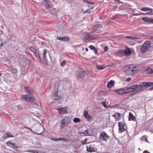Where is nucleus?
Masks as SVG:
<instances>
[{"label":"nucleus","mask_w":153,"mask_h":153,"mask_svg":"<svg viewBox=\"0 0 153 153\" xmlns=\"http://www.w3.org/2000/svg\"><path fill=\"white\" fill-rule=\"evenodd\" d=\"M88 115V111L86 110H84L83 113V115L84 117H85L86 116H87Z\"/></svg>","instance_id":"39"},{"label":"nucleus","mask_w":153,"mask_h":153,"mask_svg":"<svg viewBox=\"0 0 153 153\" xmlns=\"http://www.w3.org/2000/svg\"><path fill=\"white\" fill-rule=\"evenodd\" d=\"M131 120L134 122L136 121V120L134 116L131 112L129 113V120Z\"/></svg>","instance_id":"21"},{"label":"nucleus","mask_w":153,"mask_h":153,"mask_svg":"<svg viewBox=\"0 0 153 153\" xmlns=\"http://www.w3.org/2000/svg\"><path fill=\"white\" fill-rule=\"evenodd\" d=\"M11 72L12 73L15 74L17 73V71L16 69H11Z\"/></svg>","instance_id":"42"},{"label":"nucleus","mask_w":153,"mask_h":153,"mask_svg":"<svg viewBox=\"0 0 153 153\" xmlns=\"http://www.w3.org/2000/svg\"><path fill=\"white\" fill-rule=\"evenodd\" d=\"M153 90V86L151 88H150V90Z\"/></svg>","instance_id":"64"},{"label":"nucleus","mask_w":153,"mask_h":153,"mask_svg":"<svg viewBox=\"0 0 153 153\" xmlns=\"http://www.w3.org/2000/svg\"><path fill=\"white\" fill-rule=\"evenodd\" d=\"M96 68L99 70H102L104 68V67L100 65H96Z\"/></svg>","instance_id":"37"},{"label":"nucleus","mask_w":153,"mask_h":153,"mask_svg":"<svg viewBox=\"0 0 153 153\" xmlns=\"http://www.w3.org/2000/svg\"><path fill=\"white\" fill-rule=\"evenodd\" d=\"M47 51L46 49H44L43 53V59L44 60L46 59V55L47 54Z\"/></svg>","instance_id":"34"},{"label":"nucleus","mask_w":153,"mask_h":153,"mask_svg":"<svg viewBox=\"0 0 153 153\" xmlns=\"http://www.w3.org/2000/svg\"><path fill=\"white\" fill-rule=\"evenodd\" d=\"M146 71L148 74L153 73V70L150 68H148L146 69Z\"/></svg>","instance_id":"31"},{"label":"nucleus","mask_w":153,"mask_h":153,"mask_svg":"<svg viewBox=\"0 0 153 153\" xmlns=\"http://www.w3.org/2000/svg\"><path fill=\"white\" fill-rule=\"evenodd\" d=\"M43 1L46 3L45 5L47 8H52L53 6V5L48 0H43Z\"/></svg>","instance_id":"13"},{"label":"nucleus","mask_w":153,"mask_h":153,"mask_svg":"<svg viewBox=\"0 0 153 153\" xmlns=\"http://www.w3.org/2000/svg\"><path fill=\"white\" fill-rule=\"evenodd\" d=\"M3 138L4 139H6L8 138L7 134V133L6 134H4L3 136Z\"/></svg>","instance_id":"50"},{"label":"nucleus","mask_w":153,"mask_h":153,"mask_svg":"<svg viewBox=\"0 0 153 153\" xmlns=\"http://www.w3.org/2000/svg\"><path fill=\"white\" fill-rule=\"evenodd\" d=\"M139 85L137 84H135L130 87H126V88H128L129 89L128 91H132L130 92H135V93H137L141 91L142 89L138 88Z\"/></svg>","instance_id":"4"},{"label":"nucleus","mask_w":153,"mask_h":153,"mask_svg":"<svg viewBox=\"0 0 153 153\" xmlns=\"http://www.w3.org/2000/svg\"><path fill=\"white\" fill-rule=\"evenodd\" d=\"M58 39L59 40L67 41L69 40V38L66 36H64L62 37H58Z\"/></svg>","instance_id":"22"},{"label":"nucleus","mask_w":153,"mask_h":153,"mask_svg":"<svg viewBox=\"0 0 153 153\" xmlns=\"http://www.w3.org/2000/svg\"><path fill=\"white\" fill-rule=\"evenodd\" d=\"M141 139L142 140H147V142H148V143L149 142L147 140V137L146 136H143L141 138Z\"/></svg>","instance_id":"40"},{"label":"nucleus","mask_w":153,"mask_h":153,"mask_svg":"<svg viewBox=\"0 0 153 153\" xmlns=\"http://www.w3.org/2000/svg\"><path fill=\"white\" fill-rule=\"evenodd\" d=\"M2 37L4 38H6V36L5 35H3Z\"/></svg>","instance_id":"63"},{"label":"nucleus","mask_w":153,"mask_h":153,"mask_svg":"<svg viewBox=\"0 0 153 153\" xmlns=\"http://www.w3.org/2000/svg\"><path fill=\"white\" fill-rule=\"evenodd\" d=\"M7 136H8V137H13V135H12L10 133H7Z\"/></svg>","instance_id":"49"},{"label":"nucleus","mask_w":153,"mask_h":153,"mask_svg":"<svg viewBox=\"0 0 153 153\" xmlns=\"http://www.w3.org/2000/svg\"><path fill=\"white\" fill-rule=\"evenodd\" d=\"M117 54L119 56H124V50H120L117 53Z\"/></svg>","instance_id":"25"},{"label":"nucleus","mask_w":153,"mask_h":153,"mask_svg":"<svg viewBox=\"0 0 153 153\" xmlns=\"http://www.w3.org/2000/svg\"><path fill=\"white\" fill-rule=\"evenodd\" d=\"M145 87H149L153 85L152 82H144Z\"/></svg>","instance_id":"26"},{"label":"nucleus","mask_w":153,"mask_h":153,"mask_svg":"<svg viewBox=\"0 0 153 153\" xmlns=\"http://www.w3.org/2000/svg\"><path fill=\"white\" fill-rule=\"evenodd\" d=\"M138 70V69L136 67H133V66H131V73H132V72H136Z\"/></svg>","instance_id":"33"},{"label":"nucleus","mask_w":153,"mask_h":153,"mask_svg":"<svg viewBox=\"0 0 153 153\" xmlns=\"http://www.w3.org/2000/svg\"><path fill=\"white\" fill-rule=\"evenodd\" d=\"M16 107L19 110H21L23 108V107L20 105H17L16 106Z\"/></svg>","instance_id":"41"},{"label":"nucleus","mask_w":153,"mask_h":153,"mask_svg":"<svg viewBox=\"0 0 153 153\" xmlns=\"http://www.w3.org/2000/svg\"><path fill=\"white\" fill-rule=\"evenodd\" d=\"M83 1L86 3L89 4H94L93 2H89L88 0H83Z\"/></svg>","instance_id":"44"},{"label":"nucleus","mask_w":153,"mask_h":153,"mask_svg":"<svg viewBox=\"0 0 153 153\" xmlns=\"http://www.w3.org/2000/svg\"><path fill=\"white\" fill-rule=\"evenodd\" d=\"M89 48L91 49V50H93L95 48L92 45H91L89 47Z\"/></svg>","instance_id":"51"},{"label":"nucleus","mask_w":153,"mask_h":153,"mask_svg":"<svg viewBox=\"0 0 153 153\" xmlns=\"http://www.w3.org/2000/svg\"><path fill=\"white\" fill-rule=\"evenodd\" d=\"M151 13V11L150 12H148V13H146V15H147L148 14H149V15H150V14H151V13Z\"/></svg>","instance_id":"60"},{"label":"nucleus","mask_w":153,"mask_h":153,"mask_svg":"<svg viewBox=\"0 0 153 153\" xmlns=\"http://www.w3.org/2000/svg\"><path fill=\"white\" fill-rule=\"evenodd\" d=\"M131 66L130 65L128 66H126L125 67V69L126 70V72H128L130 73H131Z\"/></svg>","instance_id":"24"},{"label":"nucleus","mask_w":153,"mask_h":153,"mask_svg":"<svg viewBox=\"0 0 153 153\" xmlns=\"http://www.w3.org/2000/svg\"><path fill=\"white\" fill-rule=\"evenodd\" d=\"M151 43L149 41H146L142 46L141 48V52L143 53H145L151 47Z\"/></svg>","instance_id":"3"},{"label":"nucleus","mask_w":153,"mask_h":153,"mask_svg":"<svg viewBox=\"0 0 153 153\" xmlns=\"http://www.w3.org/2000/svg\"><path fill=\"white\" fill-rule=\"evenodd\" d=\"M129 88L126 87L123 88L114 90V91L119 95H123L126 94L130 93L132 91H128Z\"/></svg>","instance_id":"2"},{"label":"nucleus","mask_w":153,"mask_h":153,"mask_svg":"<svg viewBox=\"0 0 153 153\" xmlns=\"http://www.w3.org/2000/svg\"><path fill=\"white\" fill-rule=\"evenodd\" d=\"M119 126V132L121 133L126 131V129L124 128L123 123L122 122H119L118 123Z\"/></svg>","instance_id":"10"},{"label":"nucleus","mask_w":153,"mask_h":153,"mask_svg":"<svg viewBox=\"0 0 153 153\" xmlns=\"http://www.w3.org/2000/svg\"><path fill=\"white\" fill-rule=\"evenodd\" d=\"M94 52L96 53V54H97V49L96 48H95L94 49Z\"/></svg>","instance_id":"56"},{"label":"nucleus","mask_w":153,"mask_h":153,"mask_svg":"<svg viewBox=\"0 0 153 153\" xmlns=\"http://www.w3.org/2000/svg\"><path fill=\"white\" fill-rule=\"evenodd\" d=\"M85 72L84 71L81 70L78 75L77 77L78 78H82L85 76Z\"/></svg>","instance_id":"15"},{"label":"nucleus","mask_w":153,"mask_h":153,"mask_svg":"<svg viewBox=\"0 0 153 153\" xmlns=\"http://www.w3.org/2000/svg\"><path fill=\"white\" fill-rule=\"evenodd\" d=\"M51 97L53 100H60L62 98L61 96L58 94L57 91H55L52 93Z\"/></svg>","instance_id":"6"},{"label":"nucleus","mask_w":153,"mask_h":153,"mask_svg":"<svg viewBox=\"0 0 153 153\" xmlns=\"http://www.w3.org/2000/svg\"><path fill=\"white\" fill-rule=\"evenodd\" d=\"M109 136L105 131H102L100 134L99 139L100 140L107 142L109 140Z\"/></svg>","instance_id":"5"},{"label":"nucleus","mask_w":153,"mask_h":153,"mask_svg":"<svg viewBox=\"0 0 153 153\" xmlns=\"http://www.w3.org/2000/svg\"><path fill=\"white\" fill-rule=\"evenodd\" d=\"M126 38L127 39H138L139 38L137 36H126Z\"/></svg>","instance_id":"20"},{"label":"nucleus","mask_w":153,"mask_h":153,"mask_svg":"<svg viewBox=\"0 0 153 153\" xmlns=\"http://www.w3.org/2000/svg\"><path fill=\"white\" fill-rule=\"evenodd\" d=\"M38 128V129L37 130V132L39 133H41L43 131V126H40Z\"/></svg>","instance_id":"27"},{"label":"nucleus","mask_w":153,"mask_h":153,"mask_svg":"<svg viewBox=\"0 0 153 153\" xmlns=\"http://www.w3.org/2000/svg\"><path fill=\"white\" fill-rule=\"evenodd\" d=\"M71 120V119L68 117H65L64 119L62 121L61 128H63L66 124H68L70 122Z\"/></svg>","instance_id":"7"},{"label":"nucleus","mask_w":153,"mask_h":153,"mask_svg":"<svg viewBox=\"0 0 153 153\" xmlns=\"http://www.w3.org/2000/svg\"><path fill=\"white\" fill-rule=\"evenodd\" d=\"M113 116L114 117H116V119L118 120L120 118L121 114H119L118 113H116L115 114L113 115Z\"/></svg>","instance_id":"30"},{"label":"nucleus","mask_w":153,"mask_h":153,"mask_svg":"<svg viewBox=\"0 0 153 153\" xmlns=\"http://www.w3.org/2000/svg\"><path fill=\"white\" fill-rule=\"evenodd\" d=\"M102 25L100 24L99 25H97L93 26V29L94 31H95L97 29L100 28H102Z\"/></svg>","instance_id":"17"},{"label":"nucleus","mask_w":153,"mask_h":153,"mask_svg":"<svg viewBox=\"0 0 153 153\" xmlns=\"http://www.w3.org/2000/svg\"><path fill=\"white\" fill-rule=\"evenodd\" d=\"M63 138L60 137L59 138H58V140H63Z\"/></svg>","instance_id":"58"},{"label":"nucleus","mask_w":153,"mask_h":153,"mask_svg":"<svg viewBox=\"0 0 153 153\" xmlns=\"http://www.w3.org/2000/svg\"><path fill=\"white\" fill-rule=\"evenodd\" d=\"M86 140H87L86 139H85L83 140V141H81V142L82 143V145L86 144Z\"/></svg>","instance_id":"45"},{"label":"nucleus","mask_w":153,"mask_h":153,"mask_svg":"<svg viewBox=\"0 0 153 153\" xmlns=\"http://www.w3.org/2000/svg\"><path fill=\"white\" fill-rule=\"evenodd\" d=\"M73 121L74 123H77L80 122V120L79 118H75L73 119Z\"/></svg>","instance_id":"36"},{"label":"nucleus","mask_w":153,"mask_h":153,"mask_svg":"<svg viewBox=\"0 0 153 153\" xmlns=\"http://www.w3.org/2000/svg\"><path fill=\"white\" fill-rule=\"evenodd\" d=\"M21 98L26 102H29L33 103L34 105L38 106V103L37 102V101L36 99L33 97H29L27 95H21Z\"/></svg>","instance_id":"1"},{"label":"nucleus","mask_w":153,"mask_h":153,"mask_svg":"<svg viewBox=\"0 0 153 153\" xmlns=\"http://www.w3.org/2000/svg\"><path fill=\"white\" fill-rule=\"evenodd\" d=\"M27 152H32V153H35V150H31L30 149H29L27 151Z\"/></svg>","instance_id":"48"},{"label":"nucleus","mask_w":153,"mask_h":153,"mask_svg":"<svg viewBox=\"0 0 153 153\" xmlns=\"http://www.w3.org/2000/svg\"><path fill=\"white\" fill-rule=\"evenodd\" d=\"M85 118L87 119V120L89 122L92 120H93L92 117L89 114L85 117Z\"/></svg>","instance_id":"28"},{"label":"nucleus","mask_w":153,"mask_h":153,"mask_svg":"<svg viewBox=\"0 0 153 153\" xmlns=\"http://www.w3.org/2000/svg\"><path fill=\"white\" fill-rule=\"evenodd\" d=\"M63 140H62L64 142H67L68 140H66V138H63Z\"/></svg>","instance_id":"57"},{"label":"nucleus","mask_w":153,"mask_h":153,"mask_svg":"<svg viewBox=\"0 0 153 153\" xmlns=\"http://www.w3.org/2000/svg\"><path fill=\"white\" fill-rule=\"evenodd\" d=\"M114 81L113 80H111L110 82L108 84L107 87L108 88H111L114 86Z\"/></svg>","instance_id":"19"},{"label":"nucleus","mask_w":153,"mask_h":153,"mask_svg":"<svg viewBox=\"0 0 153 153\" xmlns=\"http://www.w3.org/2000/svg\"><path fill=\"white\" fill-rule=\"evenodd\" d=\"M24 89L26 91L27 93L30 95H32L33 94V90H31V89L28 87L25 86Z\"/></svg>","instance_id":"14"},{"label":"nucleus","mask_w":153,"mask_h":153,"mask_svg":"<svg viewBox=\"0 0 153 153\" xmlns=\"http://www.w3.org/2000/svg\"><path fill=\"white\" fill-rule=\"evenodd\" d=\"M102 104L105 107H106L107 105H106V102H104V101L103 102H102Z\"/></svg>","instance_id":"52"},{"label":"nucleus","mask_w":153,"mask_h":153,"mask_svg":"<svg viewBox=\"0 0 153 153\" xmlns=\"http://www.w3.org/2000/svg\"><path fill=\"white\" fill-rule=\"evenodd\" d=\"M117 16L116 15H115L114 16H113L112 18H111V19L112 20H114L115 19L117 18Z\"/></svg>","instance_id":"54"},{"label":"nucleus","mask_w":153,"mask_h":153,"mask_svg":"<svg viewBox=\"0 0 153 153\" xmlns=\"http://www.w3.org/2000/svg\"><path fill=\"white\" fill-rule=\"evenodd\" d=\"M108 48L107 46L105 47L104 48V51L105 52H106L108 51Z\"/></svg>","instance_id":"53"},{"label":"nucleus","mask_w":153,"mask_h":153,"mask_svg":"<svg viewBox=\"0 0 153 153\" xmlns=\"http://www.w3.org/2000/svg\"><path fill=\"white\" fill-rule=\"evenodd\" d=\"M141 10L143 11H150L152 13V8L148 7H142L141 8Z\"/></svg>","instance_id":"23"},{"label":"nucleus","mask_w":153,"mask_h":153,"mask_svg":"<svg viewBox=\"0 0 153 153\" xmlns=\"http://www.w3.org/2000/svg\"><path fill=\"white\" fill-rule=\"evenodd\" d=\"M66 63V61H63L61 63L60 65L62 66H63L65 65Z\"/></svg>","instance_id":"43"},{"label":"nucleus","mask_w":153,"mask_h":153,"mask_svg":"<svg viewBox=\"0 0 153 153\" xmlns=\"http://www.w3.org/2000/svg\"><path fill=\"white\" fill-rule=\"evenodd\" d=\"M86 39L88 40H93L95 39L94 37L91 36L90 35H88L85 37Z\"/></svg>","instance_id":"29"},{"label":"nucleus","mask_w":153,"mask_h":153,"mask_svg":"<svg viewBox=\"0 0 153 153\" xmlns=\"http://www.w3.org/2000/svg\"><path fill=\"white\" fill-rule=\"evenodd\" d=\"M144 84V82H143V83H141L140 84V85H139V86L140 87V88H142L143 87H145Z\"/></svg>","instance_id":"46"},{"label":"nucleus","mask_w":153,"mask_h":153,"mask_svg":"<svg viewBox=\"0 0 153 153\" xmlns=\"http://www.w3.org/2000/svg\"><path fill=\"white\" fill-rule=\"evenodd\" d=\"M131 80V78L130 77L126 79V81L129 82Z\"/></svg>","instance_id":"55"},{"label":"nucleus","mask_w":153,"mask_h":153,"mask_svg":"<svg viewBox=\"0 0 153 153\" xmlns=\"http://www.w3.org/2000/svg\"><path fill=\"white\" fill-rule=\"evenodd\" d=\"M89 130V129H87L86 130H85L84 132H83V134L86 135H90V134L88 132V130Z\"/></svg>","instance_id":"35"},{"label":"nucleus","mask_w":153,"mask_h":153,"mask_svg":"<svg viewBox=\"0 0 153 153\" xmlns=\"http://www.w3.org/2000/svg\"><path fill=\"white\" fill-rule=\"evenodd\" d=\"M139 15V14L138 13H135L134 14V16H138Z\"/></svg>","instance_id":"62"},{"label":"nucleus","mask_w":153,"mask_h":153,"mask_svg":"<svg viewBox=\"0 0 153 153\" xmlns=\"http://www.w3.org/2000/svg\"><path fill=\"white\" fill-rule=\"evenodd\" d=\"M30 51L34 53L35 51H36V48H33L32 47H30Z\"/></svg>","instance_id":"38"},{"label":"nucleus","mask_w":153,"mask_h":153,"mask_svg":"<svg viewBox=\"0 0 153 153\" xmlns=\"http://www.w3.org/2000/svg\"><path fill=\"white\" fill-rule=\"evenodd\" d=\"M13 38V35H10L9 38H7L4 41V39L2 38H1V41L2 42V45H5L7 43L10 42L11 40Z\"/></svg>","instance_id":"9"},{"label":"nucleus","mask_w":153,"mask_h":153,"mask_svg":"<svg viewBox=\"0 0 153 153\" xmlns=\"http://www.w3.org/2000/svg\"><path fill=\"white\" fill-rule=\"evenodd\" d=\"M56 110L58 111L59 113L60 114H66L68 113V108L67 107L57 108Z\"/></svg>","instance_id":"8"},{"label":"nucleus","mask_w":153,"mask_h":153,"mask_svg":"<svg viewBox=\"0 0 153 153\" xmlns=\"http://www.w3.org/2000/svg\"><path fill=\"white\" fill-rule=\"evenodd\" d=\"M87 151L89 152H94L96 151V149L92 145H90L89 146H86Z\"/></svg>","instance_id":"12"},{"label":"nucleus","mask_w":153,"mask_h":153,"mask_svg":"<svg viewBox=\"0 0 153 153\" xmlns=\"http://www.w3.org/2000/svg\"><path fill=\"white\" fill-rule=\"evenodd\" d=\"M124 51L125 55L129 56L132 53V51L129 48L124 50Z\"/></svg>","instance_id":"16"},{"label":"nucleus","mask_w":153,"mask_h":153,"mask_svg":"<svg viewBox=\"0 0 153 153\" xmlns=\"http://www.w3.org/2000/svg\"><path fill=\"white\" fill-rule=\"evenodd\" d=\"M51 139L55 141H58V138H51Z\"/></svg>","instance_id":"47"},{"label":"nucleus","mask_w":153,"mask_h":153,"mask_svg":"<svg viewBox=\"0 0 153 153\" xmlns=\"http://www.w3.org/2000/svg\"><path fill=\"white\" fill-rule=\"evenodd\" d=\"M33 54L38 59H39V60H40L41 58L39 55V54L38 52H36V51L34 52Z\"/></svg>","instance_id":"32"},{"label":"nucleus","mask_w":153,"mask_h":153,"mask_svg":"<svg viewBox=\"0 0 153 153\" xmlns=\"http://www.w3.org/2000/svg\"><path fill=\"white\" fill-rule=\"evenodd\" d=\"M143 20L146 22L153 23V19L146 17H143L142 18Z\"/></svg>","instance_id":"18"},{"label":"nucleus","mask_w":153,"mask_h":153,"mask_svg":"<svg viewBox=\"0 0 153 153\" xmlns=\"http://www.w3.org/2000/svg\"><path fill=\"white\" fill-rule=\"evenodd\" d=\"M143 153H150L147 150L144 151Z\"/></svg>","instance_id":"61"},{"label":"nucleus","mask_w":153,"mask_h":153,"mask_svg":"<svg viewBox=\"0 0 153 153\" xmlns=\"http://www.w3.org/2000/svg\"><path fill=\"white\" fill-rule=\"evenodd\" d=\"M89 10H86L85 11V13H90V12H89Z\"/></svg>","instance_id":"59"},{"label":"nucleus","mask_w":153,"mask_h":153,"mask_svg":"<svg viewBox=\"0 0 153 153\" xmlns=\"http://www.w3.org/2000/svg\"><path fill=\"white\" fill-rule=\"evenodd\" d=\"M6 144L7 146L12 148H13L14 147H15L16 149L19 148L18 146H16V143H13L10 141H7L6 143Z\"/></svg>","instance_id":"11"}]
</instances>
